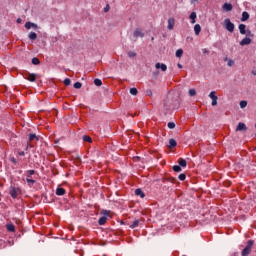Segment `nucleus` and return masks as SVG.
Listing matches in <instances>:
<instances>
[{"instance_id":"obj_1","label":"nucleus","mask_w":256,"mask_h":256,"mask_svg":"<svg viewBox=\"0 0 256 256\" xmlns=\"http://www.w3.org/2000/svg\"><path fill=\"white\" fill-rule=\"evenodd\" d=\"M224 27L226 31H229V33H233L235 31V24H233L229 18L224 20Z\"/></svg>"},{"instance_id":"obj_2","label":"nucleus","mask_w":256,"mask_h":256,"mask_svg":"<svg viewBox=\"0 0 256 256\" xmlns=\"http://www.w3.org/2000/svg\"><path fill=\"white\" fill-rule=\"evenodd\" d=\"M239 32L241 35H248L249 37H253V34L251 33V30L247 31V25L245 24H240L238 26Z\"/></svg>"},{"instance_id":"obj_3","label":"nucleus","mask_w":256,"mask_h":256,"mask_svg":"<svg viewBox=\"0 0 256 256\" xmlns=\"http://www.w3.org/2000/svg\"><path fill=\"white\" fill-rule=\"evenodd\" d=\"M133 37L135 40L139 39H143V37H145V32H143V30H141V28H136L133 32Z\"/></svg>"},{"instance_id":"obj_4","label":"nucleus","mask_w":256,"mask_h":256,"mask_svg":"<svg viewBox=\"0 0 256 256\" xmlns=\"http://www.w3.org/2000/svg\"><path fill=\"white\" fill-rule=\"evenodd\" d=\"M253 247V241L249 240L246 247L242 251V256H247L251 253V248Z\"/></svg>"},{"instance_id":"obj_5","label":"nucleus","mask_w":256,"mask_h":256,"mask_svg":"<svg viewBox=\"0 0 256 256\" xmlns=\"http://www.w3.org/2000/svg\"><path fill=\"white\" fill-rule=\"evenodd\" d=\"M208 97L212 100V106L215 107L217 106V101L219 99V97H217V92L216 91H212L210 92V94L208 95Z\"/></svg>"},{"instance_id":"obj_6","label":"nucleus","mask_w":256,"mask_h":256,"mask_svg":"<svg viewBox=\"0 0 256 256\" xmlns=\"http://www.w3.org/2000/svg\"><path fill=\"white\" fill-rule=\"evenodd\" d=\"M102 214L104 216L100 217L98 220L99 225H105L107 223V215H109V212L107 210H103Z\"/></svg>"},{"instance_id":"obj_7","label":"nucleus","mask_w":256,"mask_h":256,"mask_svg":"<svg viewBox=\"0 0 256 256\" xmlns=\"http://www.w3.org/2000/svg\"><path fill=\"white\" fill-rule=\"evenodd\" d=\"M19 192H20L19 188L12 187V188L10 189V195H11V197H12L13 199H17V197L19 196Z\"/></svg>"},{"instance_id":"obj_8","label":"nucleus","mask_w":256,"mask_h":256,"mask_svg":"<svg viewBox=\"0 0 256 256\" xmlns=\"http://www.w3.org/2000/svg\"><path fill=\"white\" fill-rule=\"evenodd\" d=\"M25 27H26V29H34L35 31H37V29H39V25H37L36 23H33V22H26Z\"/></svg>"},{"instance_id":"obj_9","label":"nucleus","mask_w":256,"mask_h":256,"mask_svg":"<svg viewBox=\"0 0 256 256\" xmlns=\"http://www.w3.org/2000/svg\"><path fill=\"white\" fill-rule=\"evenodd\" d=\"M169 31H173L175 28V18H169L168 19V26H167Z\"/></svg>"},{"instance_id":"obj_10","label":"nucleus","mask_w":256,"mask_h":256,"mask_svg":"<svg viewBox=\"0 0 256 256\" xmlns=\"http://www.w3.org/2000/svg\"><path fill=\"white\" fill-rule=\"evenodd\" d=\"M240 45L241 47H245V45H251V38L246 36L244 39L240 41Z\"/></svg>"},{"instance_id":"obj_11","label":"nucleus","mask_w":256,"mask_h":256,"mask_svg":"<svg viewBox=\"0 0 256 256\" xmlns=\"http://www.w3.org/2000/svg\"><path fill=\"white\" fill-rule=\"evenodd\" d=\"M236 131H247V125L243 122H239Z\"/></svg>"},{"instance_id":"obj_12","label":"nucleus","mask_w":256,"mask_h":256,"mask_svg":"<svg viewBox=\"0 0 256 256\" xmlns=\"http://www.w3.org/2000/svg\"><path fill=\"white\" fill-rule=\"evenodd\" d=\"M222 9L227 12L233 11V5L231 3H224Z\"/></svg>"},{"instance_id":"obj_13","label":"nucleus","mask_w":256,"mask_h":256,"mask_svg":"<svg viewBox=\"0 0 256 256\" xmlns=\"http://www.w3.org/2000/svg\"><path fill=\"white\" fill-rule=\"evenodd\" d=\"M156 69H161V71H167V65L166 64H161V63H156L155 64Z\"/></svg>"},{"instance_id":"obj_14","label":"nucleus","mask_w":256,"mask_h":256,"mask_svg":"<svg viewBox=\"0 0 256 256\" xmlns=\"http://www.w3.org/2000/svg\"><path fill=\"white\" fill-rule=\"evenodd\" d=\"M135 195H137V197H141V199L145 197V193H143V190H141L140 188L135 190Z\"/></svg>"},{"instance_id":"obj_15","label":"nucleus","mask_w":256,"mask_h":256,"mask_svg":"<svg viewBox=\"0 0 256 256\" xmlns=\"http://www.w3.org/2000/svg\"><path fill=\"white\" fill-rule=\"evenodd\" d=\"M249 12H243L242 13V17H241V21L242 22H245V21H248L249 20Z\"/></svg>"},{"instance_id":"obj_16","label":"nucleus","mask_w":256,"mask_h":256,"mask_svg":"<svg viewBox=\"0 0 256 256\" xmlns=\"http://www.w3.org/2000/svg\"><path fill=\"white\" fill-rule=\"evenodd\" d=\"M37 79V75L36 74H29L28 77H27V80L28 81H31V82H35Z\"/></svg>"},{"instance_id":"obj_17","label":"nucleus","mask_w":256,"mask_h":256,"mask_svg":"<svg viewBox=\"0 0 256 256\" xmlns=\"http://www.w3.org/2000/svg\"><path fill=\"white\" fill-rule=\"evenodd\" d=\"M194 33H195V35H199V33H201V25L196 24L194 26Z\"/></svg>"},{"instance_id":"obj_18","label":"nucleus","mask_w":256,"mask_h":256,"mask_svg":"<svg viewBox=\"0 0 256 256\" xmlns=\"http://www.w3.org/2000/svg\"><path fill=\"white\" fill-rule=\"evenodd\" d=\"M28 37H29L30 41H35V39H37V33L30 32Z\"/></svg>"},{"instance_id":"obj_19","label":"nucleus","mask_w":256,"mask_h":256,"mask_svg":"<svg viewBox=\"0 0 256 256\" xmlns=\"http://www.w3.org/2000/svg\"><path fill=\"white\" fill-rule=\"evenodd\" d=\"M56 195H59V196L65 195V189L61 188V187L57 188L56 189Z\"/></svg>"},{"instance_id":"obj_20","label":"nucleus","mask_w":256,"mask_h":256,"mask_svg":"<svg viewBox=\"0 0 256 256\" xmlns=\"http://www.w3.org/2000/svg\"><path fill=\"white\" fill-rule=\"evenodd\" d=\"M169 147L170 149L173 147H177V141L175 139H170L169 140Z\"/></svg>"},{"instance_id":"obj_21","label":"nucleus","mask_w":256,"mask_h":256,"mask_svg":"<svg viewBox=\"0 0 256 256\" xmlns=\"http://www.w3.org/2000/svg\"><path fill=\"white\" fill-rule=\"evenodd\" d=\"M26 182L29 185V187H33V185H35V180L32 178H26Z\"/></svg>"},{"instance_id":"obj_22","label":"nucleus","mask_w":256,"mask_h":256,"mask_svg":"<svg viewBox=\"0 0 256 256\" xmlns=\"http://www.w3.org/2000/svg\"><path fill=\"white\" fill-rule=\"evenodd\" d=\"M94 85H96V87H101L103 85V82L101 81V79H95Z\"/></svg>"},{"instance_id":"obj_23","label":"nucleus","mask_w":256,"mask_h":256,"mask_svg":"<svg viewBox=\"0 0 256 256\" xmlns=\"http://www.w3.org/2000/svg\"><path fill=\"white\" fill-rule=\"evenodd\" d=\"M179 165H180V167H187V160L180 159L179 160Z\"/></svg>"},{"instance_id":"obj_24","label":"nucleus","mask_w":256,"mask_h":256,"mask_svg":"<svg viewBox=\"0 0 256 256\" xmlns=\"http://www.w3.org/2000/svg\"><path fill=\"white\" fill-rule=\"evenodd\" d=\"M32 175H35V170H28L26 172V178H30L31 179Z\"/></svg>"},{"instance_id":"obj_25","label":"nucleus","mask_w":256,"mask_h":256,"mask_svg":"<svg viewBox=\"0 0 256 256\" xmlns=\"http://www.w3.org/2000/svg\"><path fill=\"white\" fill-rule=\"evenodd\" d=\"M135 227H139V220H135V221L130 225V229H135Z\"/></svg>"},{"instance_id":"obj_26","label":"nucleus","mask_w":256,"mask_h":256,"mask_svg":"<svg viewBox=\"0 0 256 256\" xmlns=\"http://www.w3.org/2000/svg\"><path fill=\"white\" fill-rule=\"evenodd\" d=\"M38 141L39 140V138H37V135H35V134H30L29 135V141Z\"/></svg>"},{"instance_id":"obj_27","label":"nucleus","mask_w":256,"mask_h":256,"mask_svg":"<svg viewBox=\"0 0 256 256\" xmlns=\"http://www.w3.org/2000/svg\"><path fill=\"white\" fill-rule=\"evenodd\" d=\"M188 93L190 97H195L197 95V91L195 89H190Z\"/></svg>"},{"instance_id":"obj_28","label":"nucleus","mask_w":256,"mask_h":256,"mask_svg":"<svg viewBox=\"0 0 256 256\" xmlns=\"http://www.w3.org/2000/svg\"><path fill=\"white\" fill-rule=\"evenodd\" d=\"M245 107H247V101L245 100L240 101V108L245 109Z\"/></svg>"},{"instance_id":"obj_29","label":"nucleus","mask_w":256,"mask_h":256,"mask_svg":"<svg viewBox=\"0 0 256 256\" xmlns=\"http://www.w3.org/2000/svg\"><path fill=\"white\" fill-rule=\"evenodd\" d=\"M176 57H183V49H178L176 51Z\"/></svg>"},{"instance_id":"obj_30","label":"nucleus","mask_w":256,"mask_h":256,"mask_svg":"<svg viewBox=\"0 0 256 256\" xmlns=\"http://www.w3.org/2000/svg\"><path fill=\"white\" fill-rule=\"evenodd\" d=\"M173 171H175L176 173L181 172V166H179V165L173 166Z\"/></svg>"},{"instance_id":"obj_31","label":"nucleus","mask_w":256,"mask_h":256,"mask_svg":"<svg viewBox=\"0 0 256 256\" xmlns=\"http://www.w3.org/2000/svg\"><path fill=\"white\" fill-rule=\"evenodd\" d=\"M83 141H86L87 143H91L93 140L90 136H83Z\"/></svg>"},{"instance_id":"obj_32","label":"nucleus","mask_w":256,"mask_h":256,"mask_svg":"<svg viewBox=\"0 0 256 256\" xmlns=\"http://www.w3.org/2000/svg\"><path fill=\"white\" fill-rule=\"evenodd\" d=\"M7 229L11 232L15 231V226L13 224H8Z\"/></svg>"},{"instance_id":"obj_33","label":"nucleus","mask_w":256,"mask_h":256,"mask_svg":"<svg viewBox=\"0 0 256 256\" xmlns=\"http://www.w3.org/2000/svg\"><path fill=\"white\" fill-rule=\"evenodd\" d=\"M128 57H130V58L137 57V53L130 51V52H128Z\"/></svg>"},{"instance_id":"obj_34","label":"nucleus","mask_w":256,"mask_h":256,"mask_svg":"<svg viewBox=\"0 0 256 256\" xmlns=\"http://www.w3.org/2000/svg\"><path fill=\"white\" fill-rule=\"evenodd\" d=\"M233 65H235V60L233 59L228 60V67H233Z\"/></svg>"},{"instance_id":"obj_35","label":"nucleus","mask_w":256,"mask_h":256,"mask_svg":"<svg viewBox=\"0 0 256 256\" xmlns=\"http://www.w3.org/2000/svg\"><path fill=\"white\" fill-rule=\"evenodd\" d=\"M81 87H82V84L80 82H76L74 84V89H81Z\"/></svg>"},{"instance_id":"obj_36","label":"nucleus","mask_w":256,"mask_h":256,"mask_svg":"<svg viewBox=\"0 0 256 256\" xmlns=\"http://www.w3.org/2000/svg\"><path fill=\"white\" fill-rule=\"evenodd\" d=\"M32 63H33V65H39L40 61L38 58H33Z\"/></svg>"},{"instance_id":"obj_37","label":"nucleus","mask_w":256,"mask_h":256,"mask_svg":"<svg viewBox=\"0 0 256 256\" xmlns=\"http://www.w3.org/2000/svg\"><path fill=\"white\" fill-rule=\"evenodd\" d=\"M64 85H66V86L71 85V79L66 78V79L64 80Z\"/></svg>"},{"instance_id":"obj_38","label":"nucleus","mask_w":256,"mask_h":256,"mask_svg":"<svg viewBox=\"0 0 256 256\" xmlns=\"http://www.w3.org/2000/svg\"><path fill=\"white\" fill-rule=\"evenodd\" d=\"M130 93H131L132 95H137V93H138L137 88H131V89H130Z\"/></svg>"},{"instance_id":"obj_39","label":"nucleus","mask_w":256,"mask_h":256,"mask_svg":"<svg viewBox=\"0 0 256 256\" xmlns=\"http://www.w3.org/2000/svg\"><path fill=\"white\" fill-rule=\"evenodd\" d=\"M168 129H175V123L174 122H169L168 123Z\"/></svg>"},{"instance_id":"obj_40","label":"nucleus","mask_w":256,"mask_h":256,"mask_svg":"<svg viewBox=\"0 0 256 256\" xmlns=\"http://www.w3.org/2000/svg\"><path fill=\"white\" fill-rule=\"evenodd\" d=\"M190 19L192 20V19H197V13L196 12H192L191 14H190Z\"/></svg>"},{"instance_id":"obj_41","label":"nucleus","mask_w":256,"mask_h":256,"mask_svg":"<svg viewBox=\"0 0 256 256\" xmlns=\"http://www.w3.org/2000/svg\"><path fill=\"white\" fill-rule=\"evenodd\" d=\"M178 179H180V181H185V179H186L185 174H180V175L178 176Z\"/></svg>"},{"instance_id":"obj_42","label":"nucleus","mask_w":256,"mask_h":256,"mask_svg":"<svg viewBox=\"0 0 256 256\" xmlns=\"http://www.w3.org/2000/svg\"><path fill=\"white\" fill-rule=\"evenodd\" d=\"M11 163H13L14 165H17V159H15V157L10 158Z\"/></svg>"},{"instance_id":"obj_43","label":"nucleus","mask_w":256,"mask_h":256,"mask_svg":"<svg viewBox=\"0 0 256 256\" xmlns=\"http://www.w3.org/2000/svg\"><path fill=\"white\" fill-rule=\"evenodd\" d=\"M109 9H111V7L109 5H106V7L104 8V13H107Z\"/></svg>"},{"instance_id":"obj_44","label":"nucleus","mask_w":256,"mask_h":256,"mask_svg":"<svg viewBox=\"0 0 256 256\" xmlns=\"http://www.w3.org/2000/svg\"><path fill=\"white\" fill-rule=\"evenodd\" d=\"M202 52H203V53H206L207 55H209V50H207V48H204V49L202 50Z\"/></svg>"},{"instance_id":"obj_45","label":"nucleus","mask_w":256,"mask_h":256,"mask_svg":"<svg viewBox=\"0 0 256 256\" xmlns=\"http://www.w3.org/2000/svg\"><path fill=\"white\" fill-rule=\"evenodd\" d=\"M18 155H20V157H24L25 152H24V151H21V152L18 153Z\"/></svg>"},{"instance_id":"obj_46","label":"nucleus","mask_w":256,"mask_h":256,"mask_svg":"<svg viewBox=\"0 0 256 256\" xmlns=\"http://www.w3.org/2000/svg\"><path fill=\"white\" fill-rule=\"evenodd\" d=\"M177 66H178L179 69H183V65L178 63Z\"/></svg>"},{"instance_id":"obj_47","label":"nucleus","mask_w":256,"mask_h":256,"mask_svg":"<svg viewBox=\"0 0 256 256\" xmlns=\"http://www.w3.org/2000/svg\"><path fill=\"white\" fill-rule=\"evenodd\" d=\"M191 23H192V25H195V23H196L195 19H192Z\"/></svg>"},{"instance_id":"obj_48","label":"nucleus","mask_w":256,"mask_h":256,"mask_svg":"<svg viewBox=\"0 0 256 256\" xmlns=\"http://www.w3.org/2000/svg\"><path fill=\"white\" fill-rule=\"evenodd\" d=\"M21 21H22L21 18L17 19V23H21Z\"/></svg>"},{"instance_id":"obj_49","label":"nucleus","mask_w":256,"mask_h":256,"mask_svg":"<svg viewBox=\"0 0 256 256\" xmlns=\"http://www.w3.org/2000/svg\"><path fill=\"white\" fill-rule=\"evenodd\" d=\"M191 3H197V0H191Z\"/></svg>"},{"instance_id":"obj_50","label":"nucleus","mask_w":256,"mask_h":256,"mask_svg":"<svg viewBox=\"0 0 256 256\" xmlns=\"http://www.w3.org/2000/svg\"><path fill=\"white\" fill-rule=\"evenodd\" d=\"M147 94H148V95H151V90H148V91H147Z\"/></svg>"}]
</instances>
